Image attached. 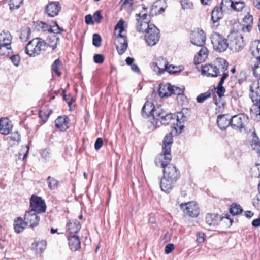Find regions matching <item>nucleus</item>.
<instances>
[{
  "label": "nucleus",
  "mask_w": 260,
  "mask_h": 260,
  "mask_svg": "<svg viewBox=\"0 0 260 260\" xmlns=\"http://www.w3.org/2000/svg\"><path fill=\"white\" fill-rule=\"evenodd\" d=\"M249 96L253 104L250 109V115L253 118H260V85L257 81L250 86Z\"/></svg>",
  "instance_id": "1"
},
{
  "label": "nucleus",
  "mask_w": 260,
  "mask_h": 260,
  "mask_svg": "<svg viewBox=\"0 0 260 260\" xmlns=\"http://www.w3.org/2000/svg\"><path fill=\"white\" fill-rule=\"evenodd\" d=\"M157 113L156 119L151 121L154 128L159 127L161 124L171 125L173 126L178 125V123L181 122L179 120L180 117H184L183 114L181 113L178 116L172 113L165 114L161 111Z\"/></svg>",
  "instance_id": "2"
},
{
  "label": "nucleus",
  "mask_w": 260,
  "mask_h": 260,
  "mask_svg": "<svg viewBox=\"0 0 260 260\" xmlns=\"http://www.w3.org/2000/svg\"><path fill=\"white\" fill-rule=\"evenodd\" d=\"M47 43L40 38H36L29 41L25 47V53L30 57H35L45 50Z\"/></svg>",
  "instance_id": "3"
},
{
  "label": "nucleus",
  "mask_w": 260,
  "mask_h": 260,
  "mask_svg": "<svg viewBox=\"0 0 260 260\" xmlns=\"http://www.w3.org/2000/svg\"><path fill=\"white\" fill-rule=\"evenodd\" d=\"M230 48L235 52L241 51L245 46L242 35L238 32H232L229 36Z\"/></svg>",
  "instance_id": "4"
},
{
  "label": "nucleus",
  "mask_w": 260,
  "mask_h": 260,
  "mask_svg": "<svg viewBox=\"0 0 260 260\" xmlns=\"http://www.w3.org/2000/svg\"><path fill=\"white\" fill-rule=\"evenodd\" d=\"M211 40L214 49L217 51L223 52L229 46L227 40L219 33L213 32Z\"/></svg>",
  "instance_id": "5"
},
{
  "label": "nucleus",
  "mask_w": 260,
  "mask_h": 260,
  "mask_svg": "<svg viewBox=\"0 0 260 260\" xmlns=\"http://www.w3.org/2000/svg\"><path fill=\"white\" fill-rule=\"evenodd\" d=\"M145 34V40L150 46L155 45L160 39V31L154 25H151Z\"/></svg>",
  "instance_id": "6"
},
{
  "label": "nucleus",
  "mask_w": 260,
  "mask_h": 260,
  "mask_svg": "<svg viewBox=\"0 0 260 260\" xmlns=\"http://www.w3.org/2000/svg\"><path fill=\"white\" fill-rule=\"evenodd\" d=\"M248 121V118L243 114H238L231 118V126L235 130L241 131L245 129Z\"/></svg>",
  "instance_id": "7"
},
{
  "label": "nucleus",
  "mask_w": 260,
  "mask_h": 260,
  "mask_svg": "<svg viewBox=\"0 0 260 260\" xmlns=\"http://www.w3.org/2000/svg\"><path fill=\"white\" fill-rule=\"evenodd\" d=\"M224 59H219L218 60V66H214L212 64H205L202 66V73L208 77H216L219 75H222L221 71V67L220 60Z\"/></svg>",
  "instance_id": "8"
},
{
  "label": "nucleus",
  "mask_w": 260,
  "mask_h": 260,
  "mask_svg": "<svg viewBox=\"0 0 260 260\" xmlns=\"http://www.w3.org/2000/svg\"><path fill=\"white\" fill-rule=\"evenodd\" d=\"M220 62L221 65L222 66L221 71L222 73V76L217 87V94L220 98L222 97L225 92V89L223 86V84L224 83V80L229 76L228 73L225 72L228 69V62L225 60H221Z\"/></svg>",
  "instance_id": "9"
},
{
  "label": "nucleus",
  "mask_w": 260,
  "mask_h": 260,
  "mask_svg": "<svg viewBox=\"0 0 260 260\" xmlns=\"http://www.w3.org/2000/svg\"><path fill=\"white\" fill-rule=\"evenodd\" d=\"M180 208L184 213L189 217H197L199 214V209L195 202H190L180 204Z\"/></svg>",
  "instance_id": "10"
},
{
  "label": "nucleus",
  "mask_w": 260,
  "mask_h": 260,
  "mask_svg": "<svg viewBox=\"0 0 260 260\" xmlns=\"http://www.w3.org/2000/svg\"><path fill=\"white\" fill-rule=\"evenodd\" d=\"M30 206L31 209L37 213H43L46 211V205L41 198L33 195L30 200Z\"/></svg>",
  "instance_id": "11"
},
{
  "label": "nucleus",
  "mask_w": 260,
  "mask_h": 260,
  "mask_svg": "<svg viewBox=\"0 0 260 260\" xmlns=\"http://www.w3.org/2000/svg\"><path fill=\"white\" fill-rule=\"evenodd\" d=\"M159 111H161V110L159 108L155 109L153 103L150 101H147L142 108V114L145 118L152 116L153 120H154L156 119L157 113L159 112Z\"/></svg>",
  "instance_id": "12"
},
{
  "label": "nucleus",
  "mask_w": 260,
  "mask_h": 260,
  "mask_svg": "<svg viewBox=\"0 0 260 260\" xmlns=\"http://www.w3.org/2000/svg\"><path fill=\"white\" fill-rule=\"evenodd\" d=\"M190 38L191 42L194 45L203 46L205 43L206 35L203 30L197 29L191 33Z\"/></svg>",
  "instance_id": "13"
},
{
  "label": "nucleus",
  "mask_w": 260,
  "mask_h": 260,
  "mask_svg": "<svg viewBox=\"0 0 260 260\" xmlns=\"http://www.w3.org/2000/svg\"><path fill=\"white\" fill-rule=\"evenodd\" d=\"M12 37L8 31H3L0 34V54L5 55V52H3V49L11 50V43Z\"/></svg>",
  "instance_id": "14"
},
{
  "label": "nucleus",
  "mask_w": 260,
  "mask_h": 260,
  "mask_svg": "<svg viewBox=\"0 0 260 260\" xmlns=\"http://www.w3.org/2000/svg\"><path fill=\"white\" fill-rule=\"evenodd\" d=\"M163 173L164 177L172 179L176 182L180 177L179 171L173 164H169L168 166L164 168Z\"/></svg>",
  "instance_id": "15"
},
{
  "label": "nucleus",
  "mask_w": 260,
  "mask_h": 260,
  "mask_svg": "<svg viewBox=\"0 0 260 260\" xmlns=\"http://www.w3.org/2000/svg\"><path fill=\"white\" fill-rule=\"evenodd\" d=\"M170 152L171 151H166L162 149V153L158 155L155 158L156 165L164 168L170 164V162L172 159Z\"/></svg>",
  "instance_id": "16"
},
{
  "label": "nucleus",
  "mask_w": 260,
  "mask_h": 260,
  "mask_svg": "<svg viewBox=\"0 0 260 260\" xmlns=\"http://www.w3.org/2000/svg\"><path fill=\"white\" fill-rule=\"evenodd\" d=\"M124 21L120 20L115 27V35L117 36L115 44L118 43L127 42L125 36L122 34L124 30Z\"/></svg>",
  "instance_id": "17"
},
{
  "label": "nucleus",
  "mask_w": 260,
  "mask_h": 260,
  "mask_svg": "<svg viewBox=\"0 0 260 260\" xmlns=\"http://www.w3.org/2000/svg\"><path fill=\"white\" fill-rule=\"evenodd\" d=\"M37 214L34 211H29L26 213L24 220L27 225L32 228L39 224L40 218Z\"/></svg>",
  "instance_id": "18"
},
{
  "label": "nucleus",
  "mask_w": 260,
  "mask_h": 260,
  "mask_svg": "<svg viewBox=\"0 0 260 260\" xmlns=\"http://www.w3.org/2000/svg\"><path fill=\"white\" fill-rule=\"evenodd\" d=\"M169 67V63L166 59L159 57L157 59L153 70L158 74H162L165 71L168 72V68Z\"/></svg>",
  "instance_id": "19"
},
{
  "label": "nucleus",
  "mask_w": 260,
  "mask_h": 260,
  "mask_svg": "<svg viewBox=\"0 0 260 260\" xmlns=\"http://www.w3.org/2000/svg\"><path fill=\"white\" fill-rule=\"evenodd\" d=\"M60 10L58 2H51L46 7L45 11L50 17H54L58 15Z\"/></svg>",
  "instance_id": "20"
},
{
  "label": "nucleus",
  "mask_w": 260,
  "mask_h": 260,
  "mask_svg": "<svg viewBox=\"0 0 260 260\" xmlns=\"http://www.w3.org/2000/svg\"><path fill=\"white\" fill-rule=\"evenodd\" d=\"M11 122L7 118L0 119V133L3 135H8L12 129Z\"/></svg>",
  "instance_id": "21"
},
{
  "label": "nucleus",
  "mask_w": 260,
  "mask_h": 260,
  "mask_svg": "<svg viewBox=\"0 0 260 260\" xmlns=\"http://www.w3.org/2000/svg\"><path fill=\"white\" fill-rule=\"evenodd\" d=\"M68 244L72 251H77L81 247L80 241L79 237L76 235H70L68 237Z\"/></svg>",
  "instance_id": "22"
},
{
  "label": "nucleus",
  "mask_w": 260,
  "mask_h": 260,
  "mask_svg": "<svg viewBox=\"0 0 260 260\" xmlns=\"http://www.w3.org/2000/svg\"><path fill=\"white\" fill-rule=\"evenodd\" d=\"M69 121L67 116H59L55 121V126L61 131H65L69 128Z\"/></svg>",
  "instance_id": "23"
},
{
  "label": "nucleus",
  "mask_w": 260,
  "mask_h": 260,
  "mask_svg": "<svg viewBox=\"0 0 260 260\" xmlns=\"http://www.w3.org/2000/svg\"><path fill=\"white\" fill-rule=\"evenodd\" d=\"M175 182L176 181L164 177L160 183L161 190L166 193H169L172 189Z\"/></svg>",
  "instance_id": "24"
},
{
  "label": "nucleus",
  "mask_w": 260,
  "mask_h": 260,
  "mask_svg": "<svg viewBox=\"0 0 260 260\" xmlns=\"http://www.w3.org/2000/svg\"><path fill=\"white\" fill-rule=\"evenodd\" d=\"M207 224L211 226H215L221 220V217L216 213H208L205 217Z\"/></svg>",
  "instance_id": "25"
},
{
  "label": "nucleus",
  "mask_w": 260,
  "mask_h": 260,
  "mask_svg": "<svg viewBox=\"0 0 260 260\" xmlns=\"http://www.w3.org/2000/svg\"><path fill=\"white\" fill-rule=\"evenodd\" d=\"M250 53L257 60H260V41L255 40L252 42L250 45Z\"/></svg>",
  "instance_id": "26"
},
{
  "label": "nucleus",
  "mask_w": 260,
  "mask_h": 260,
  "mask_svg": "<svg viewBox=\"0 0 260 260\" xmlns=\"http://www.w3.org/2000/svg\"><path fill=\"white\" fill-rule=\"evenodd\" d=\"M217 123L220 129H225L230 125H231V119H229L226 115H219L217 117Z\"/></svg>",
  "instance_id": "27"
},
{
  "label": "nucleus",
  "mask_w": 260,
  "mask_h": 260,
  "mask_svg": "<svg viewBox=\"0 0 260 260\" xmlns=\"http://www.w3.org/2000/svg\"><path fill=\"white\" fill-rule=\"evenodd\" d=\"M158 93L161 97H168L172 94V85L170 84L159 85Z\"/></svg>",
  "instance_id": "28"
},
{
  "label": "nucleus",
  "mask_w": 260,
  "mask_h": 260,
  "mask_svg": "<svg viewBox=\"0 0 260 260\" xmlns=\"http://www.w3.org/2000/svg\"><path fill=\"white\" fill-rule=\"evenodd\" d=\"M224 11L220 7L216 6L212 10L211 18L214 23H217L223 17V12Z\"/></svg>",
  "instance_id": "29"
},
{
  "label": "nucleus",
  "mask_w": 260,
  "mask_h": 260,
  "mask_svg": "<svg viewBox=\"0 0 260 260\" xmlns=\"http://www.w3.org/2000/svg\"><path fill=\"white\" fill-rule=\"evenodd\" d=\"M67 227L68 232L71 234L70 235H75L79 231L81 225L78 221H70L68 223Z\"/></svg>",
  "instance_id": "30"
},
{
  "label": "nucleus",
  "mask_w": 260,
  "mask_h": 260,
  "mask_svg": "<svg viewBox=\"0 0 260 260\" xmlns=\"http://www.w3.org/2000/svg\"><path fill=\"white\" fill-rule=\"evenodd\" d=\"M167 7L165 0H157L152 5V9L154 10L156 13L161 14L164 12Z\"/></svg>",
  "instance_id": "31"
},
{
  "label": "nucleus",
  "mask_w": 260,
  "mask_h": 260,
  "mask_svg": "<svg viewBox=\"0 0 260 260\" xmlns=\"http://www.w3.org/2000/svg\"><path fill=\"white\" fill-rule=\"evenodd\" d=\"M27 225L26 221L21 217H18L14 222V228L15 231L17 233L21 232Z\"/></svg>",
  "instance_id": "32"
},
{
  "label": "nucleus",
  "mask_w": 260,
  "mask_h": 260,
  "mask_svg": "<svg viewBox=\"0 0 260 260\" xmlns=\"http://www.w3.org/2000/svg\"><path fill=\"white\" fill-rule=\"evenodd\" d=\"M137 29L139 32H145L146 34V31L150 28L151 25H153L152 24H149L147 21H140L139 18H137Z\"/></svg>",
  "instance_id": "33"
},
{
  "label": "nucleus",
  "mask_w": 260,
  "mask_h": 260,
  "mask_svg": "<svg viewBox=\"0 0 260 260\" xmlns=\"http://www.w3.org/2000/svg\"><path fill=\"white\" fill-rule=\"evenodd\" d=\"M173 143V136L171 133L167 134L163 140L162 149L166 151H171V145Z\"/></svg>",
  "instance_id": "34"
},
{
  "label": "nucleus",
  "mask_w": 260,
  "mask_h": 260,
  "mask_svg": "<svg viewBox=\"0 0 260 260\" xmlns=\"http://www.w3.org/2000/svg\"><path fill=\"white\" fill-rule=\"evenodd\" d=\"M46 242L45 241H41L32 244V247L35 249L36 253L40 254L43 252L46 247Z\"/></svg>",
  "instance_id": "35"
},
{
  "label": "nucleus",
  "mask_w": 260,
  "mask_h": 260,
  "mask_svg": "<svg viewBox=\"0 0 260 260\" xmlns=\"http://www.w3.org/2000/svg\"><path fill=\"white\" fill-rule=\"evenodd\" d=\"M61 62L59 59H56L51 65V70L55 73L58 76L61 75L60 68L61 66Z\"/></svg>",
  "instance_id": "36"
},
{
  "label": "nucleus",
  "mask_w": 260,
  "mask_h": 260,
  "mask_svg": "<svg viewBox=\"0 0 260 260\" xmlns=\"http://www.w3.org/2000/svg\"><path fill=\"white\" fill-rule=\"evenodd\" d=\"M59 41V38L55 35H52L48 41V46L51 48L52 50H54Z\"/></svg>",
  "instance_id": "37"
},
{
  "label": "nucleus",
  "mask_w": 260,
  "mask_h": 260,
  "mask_svg": "<svg viewBox=\"0 0 260 260\" xmlns=\"http://www.w3.org/2000/svg\"><path fill=\"white\" fill-rule=\"evenodd\" d=\"M115 44L116 45L117 51L120 55L123 54L125 52L128 47L127 42H124L123 43H118Z\"/></svg>",
  "instance_id": "38"
},
{
  "label": "nucleus",
  "mask_w": 260,
  "mask_h": 260,
  "mask_svg": "<svg viewBox=\"0 0 260 260\" xmlns=\"http://www.w3.org/2000/svg\"><path fill=\"white\" fill-rule=\"evenodd\" d=\"M243 211V209L238 204H232L230 208V213L233 215H238L241 213Z\"/></svg>",
  "instance_id": "39"
},
{
  "label": "nucleus",
  "mask_w": 260,
  "mask_h": 260,
  "mask_svg": "<svg viewBox=\"0 0 260 260\" xmlns=\"http://www.w3.org/2000/svg\"><path fill=\"white\" fill-rule=\"evenodd\" d=\"M23 0H10L9 3L11 10L18 9L23 4Z\"/></svg>",
  "instance_id": "40"
},
{
  "label": "nucleus",
  "mask_w": 260,
  "mask_h": 260,
  "mask_svg": "<svg viewBox=\"0 0 260 260\" xmlns=\"http://www.w3.org/2000/svg\"><path fill=\"white\" fill-rule=\"evenodd\" d=\"M211 95V93L210 91L201 93L197 97V102L199 103H202L208 98H210Z\"/></svg>",
  "instance_id": "41"
},
{
  "label": "nucleus",
  "mask_w": 260,
  "mask_h": 260,
  "mask_svg": "<svg viewBox=\"0 0 260 260\" xmlns=\"http://www.w3.org/2000/svg\"><path fill=\"white\" fill-rule=\"evenodd\" d=\"M31 30L29 27L24 28L21 31L20 35V39L22 41H26L29 38L30 36Z\"/></svg>",
  "instance_id": "42"
},
{
  "label": "nucleus",
  "mask_w": 260,
  "mask_h": 260,
  "mask_svg": "<svg viewBox=\"0 0 260 260\" xmlns=\"http://www.w3.org/2000/svg\"><path fill=\"white\" fill-rule=\"evenodd\" d=\"M181 5L183 10L192 9L193 8L192 3L190 0H181Z\"/></svg>",
  "instance_id": "43"
},
{
  "label": "nucleus",
  "mask_w": 260,
  "mask_h": 260,
  "mask_svg": "<svg viewBox=\"0 0 260 260\" xmlns=\"http://www.w3.org/2000/svg\"><path fill=\"white\" fill-rule=\"evenodd\" d=\"M49 32L54 34H59L63 31V29L60 28L57 23H55V25L52 26H50L48 29Z\"/></svg>",
  "instance_id": "44"
},
{
  "label": "nucleus",
  "mask_w": 260,
  "mask_h": 260,
  "mask_svg": "<svg viewBox=\"0 0 260 260\" xmlns=\"http://www.w3.org/2000/svg\"><path fill=\"white\" fill-rule=\"evenodd\" d=\"M40 154L42 159H43L45 161L49 160L51 156V153L50 152L49 150L46 149L42 150L41 151Z\"/></svg>",
  "instance_id": "45"
},
{
  "label": "nucleus",
  "mask_w": 260,
  "mask_h": 260,
  "mask_svg": "<svg viewBox=\"0 0 260 260\" xmlns=\"http://www.w3.org/2000/svg\"><path fill=\"white\" fill-rule=\"evenodd\" d=\"M47 182L49 189H53L57 186L58 181L51 176L47 178Z\"/></svg>",
  "instance_id": "46"
},
{
  "label": "nucleus",
  "mask_w": 260,
  "mask_h": 260,
  "mask_svg": "<svg viewBox=\"0 0 260 260\" xmlns=\"http://www.w3.org/2000/svg\"><path fill=\"white\" fill-rule=\"evenodd\" d=\"M245 6L243 2H233L232 9L237 11H241Z\"/></svg>",
  "instance_id": "47"
},
{
  "label": "nucleus",
  "mask_w": 260,
  "mask_h": 260,
  "mask_svg": "<svg viewBox=\"0 0 260 260\" xmlns=\"http://www.w3.org/2000/svg\"><path fill=\"white\" fill-rule=\"evenodd\" d=\"M29 147L28 145H26L25 147H23L21 150L20 152L19 153V159H21V157L22 155H23V157L22 158V160H24L28 155V152H29Z\"/></svg>",
  "instance_id": "48"
},
{
  "label": "nucleus",
  "mask_w": 260,
  "mask_h": 260,
  "mask_svg": "<svg viewBox=\"0 0 260 260\" xmlns=\"http://www.w3.org/2000/svg\"><path fill=\"white\" fill-rule=\"evenodd\" d=\"M233 5V1L232 0H222L220 7H221V9H223L225 11L226 9L229 7L232 8Z\"/></svg>",
  "instance_id": "49"
},
{
  "label": "nucleus",
  "mask_w": 260,
  "mask_h": 260,
  "mask_svg": "<svg viewBox=\"0 0 260 260\" xmlns=\"http://www.w3.org/2000/svg\"><path fill=\"white\" fill-rule=\"evenodd\" d=\"M92 43L93 45L99 47L101 44V37L98 34H94L92 37Z\"/></svg>",
  "instance_id": "50"
},
{
  "label": "nucleus",
  "mask_w": 260,
  "mask_h": 260,
  "mask_svg": "<svg viewBox=\"0 0 260 260\" xmlns=\"http://www.w3.org/2000/svg\"><path fill=\"white\" fill-rule=\"evenodd\" d=\"M257 61L253 69V75L257 79H260V60Z\"/></svg>",
  "instance_id": "51"
},
{
  "label": "nucleus",
  "mask_w": 260,
  "mask_h": 260,
  "mask_svg": "<svg viewBox=\"0 0 260 260\" xmlns=\"http://www.w3.org/2000/svg\"><path fill=\"white\" fill-rule=\"evenodd\" d=\"M184 88L178 87L175 86H172V94L177 95V96L181 95L184 93Z\"/></svg>",
  "instance_id": "52"
},
{
  "label": "nucleus",
  "mask_w": 260,
  "mask_h": 260,
  "mask_svg": "<svg viewBox=\"0 0 260 260\" xmlns=\"http://www.w3.org/2000/svg\"><path fill=\"white\" fill-rule=\"evenodd\" d=\"M135 0H121L120 3L121 4V7H131L134 3Z\"/></svg>",
  "instance_id": "53"
},
{
  "label": "nucleus",
  "mask_w": 260,
  "mask_h": 260,
  "mask_svg": "<svg viewBox=\"0 0 260 260\" xmlns=\"http://www.w3.org/2000/svg\"><path fill=\"white\" fill-rule=\"evenodd\" d=\"M10 59L14 65L17 67L19 66L20 57L18 55H14L10 57Z\"/></svg>",
  "instance_id": "54"
},
{
  "label": "nucleus",
  "mask_w": 260,
  "mask_h": 260,
  "mask_svg": "<svg viewBox=\"0 0 260 260\" xmlns=\"http://www.w3.org/2000/svg\"><path fill=\"white\" fill-rule=\"evenodd\" d=\"M243 22L245 23L246 24H252L253 17L251 15L248 13L247 15H245L244 17L243 18Z\"/></svg>",
  "instance_id": "55"
},
{
  "label": "nucleus",
  "mask_w": 260,
  "mask_h": 260,
  "mask_svg": "<svg viewBox=\"0 0 260 260\" xmlns=\"http://www.w3.org/2000/svg\"><path fill=\"white\" fill-rule=\"evenodd\" d=\"M203 55L199 52H198V54L197 56H195L194 59V62L196 64H199L200 63L202 62V61H204L205 60L206 58H203L202 57Z\"/></svg>",
  "instance_id": "56"
},
{
  "label": "nucleus",
  "mask_w": 260,
  "mask_h": 260,
  "mask_svg": "<svg viewBox=\"0 0 260 260\" xmlns=\"http://www.w3.org/2000/svg\"><path fill=\"white\" fill-rule=\"evenodd\" d=\"M203 55L199 52H198V54L197 56H195L194 59V62L196 64H199L200 63L202 62V61H204L205 60L206 58H203L202 57Z\"/></svg>",
  "instance_id": "57"
},
{
  "label": "nucleus",
  "mask_w": 260,
  "mask_h": 260,
  "mask_svg": "<svg viewBox=\"0 0 260 260\" xmlns=\"http://www.w3.org/2000/svg\"><path fill=\"white\" fill-rule=\"evenodd\" d=\"M104 60V57L101 54H95L94 56V61L96 63H102Z\"/></svg>",
  "instance_id": "58"
},
{
  "label": "nucleus",
  "mask_w": 260,
  "mask_h": 260,
  "mask_svg": "<svg viewBox=\"0 0 260 260\" xmlns=\"http://www.w3.org/2000/svg\"><path fill=\"white\" fill-rule=\"evenodd\" d=\"M103 145V141L101 138H98L94 144V148L96 150H99Z\"/></svg>",
  "instance_id": "59"
},
{
  "label": "nucleus",
  "mask_w": 260,
  "mask_h": 260,
  "mask_svg": "<svg viewBox=\"0 0 260 260\" xmlns=\"http://www.w3.org/2000/svg\"><path fill=\"white\" fill-rule=\"evenodd\" d=\"M174 249V245L172 243L167 244L165 248V251L166 254H169Z\"/></svg>",
  "instance_id": "60"
},
{
  "label": "nucleus",
  "mask_w": 260,
  "mask_h": 260,
  "mask_svg": "<svg viewBox=\"0 0 260 260\" xmlns=\"http://www.w3.org/2000/svg\"><path fill=\"white\" fill-rule=\"evenodd\" d=\"M102 16L101 14V12L98 11H96L93 15V19L96 22H100L101 19H102Z\"/></svg>",
  "instance_id": "61"
},
{
  "label": "nucleus",
  "mask_w": 260,
  "mask_h": 260,
  "mask_svg": "<svg viewBox=\"0 0 260 260\" xmlns=\"http://www.w3.org/2000/svg\"><path fill=\"white\" fill-rule=\"evenodd\" d=\"M179 71L178 67L172 65H169L168 68V73L169 74H174Z\"/></svg>",
  "instance_id": "62"
},
{
  "label": "nucleus",
  "mask_w": 260,
  "mask_h": 260,
  "mask_svg": "<svg viewBox=\"0 0 260 260\" xmlns=\"http://www.w3.org/2000/svg\"><path fill=\"white\" fill-rule=\"evenodd\" d=\"M50 115V113L48 112L46 114L45 112L43 111H40L39 113V116L42 121L45 122L46 120L48 118Z\"/></svg>",
  "instance_id": "63"
},
{
  "label": "nucleus",
  "mask_w": 260,
  "mask_h": 260,
  "mask_svg": "<svg viewBox=\"0 0 260 260\" xmlns=\"http://www.w3.org/2000/svg\"><path fill=\"white\" fill-rule=\"evenodd\" d=\"M11 139L14 141H19L20 140V135L17 132H15L11 134Z\"/></svg>",
  "instance_id": "64"
}]
</instances>
